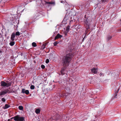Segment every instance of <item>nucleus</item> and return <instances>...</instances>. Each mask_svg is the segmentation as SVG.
Listing matches in <instances>:
<instances>
[{"instance_id":"1","label":"nucleus","mask_w":121,"mask_h":121,"mask_svg":"<svg viewBox=\"0 0 121 121\" xmlns=\"http://www.w3.org/2000/svg\"><path fill=\"white\" fill-rule=\"evenodd\" d=\"M92 18L91 17H88L87 18L84 19L83 20L84 22V26L85 29V32L84 34L85 36L83 39L86 38V35L87 34L89 30L90 29V22L91 21Z\"/></svg>"},{"instance_id":"2","label":"nucleus","mask_w":121,"mask_h":121,"mask_svg":"<svg viewBox=\"0 0 121 121\" xmlns=\"http://www.w3.org/2000/svg\"><path fill=\"white\" fill-rule=\"evenodd\" d=\"M74 56V53H70L67 54L64 56L62 60L63 65L66 66H68Z\"/></svg>"},{"instance_id":"3","label":"nucleus","mask_w":121,"mask_h":121,"mask_svg":"<svg viewBox=\"0 0 121 121\" xmlns=\"http://www.w3.org/2000/svg\"><path fill=\"white\" fill-rule=\"evenodd\" d=\"M53 113V115H52L51 118L48 119V121H55L60 118V116L57 114V112L54 113Z\"/></svg>"},{"instance_id":"4","label":"nucleus","mask_w":121,"mask_h":121,"mask_svg":"<svg viewBox=\"0 0 121 121\" xmlns=\"http://www.w3.org/2000/svg\"><path fill=\"white\" fill-rule=\"evenodd\" d=\"M19 115H17L11 118H13L15 121H25V120L23 117H20Z\"/></svg>"},{"instance_id":"5","label":"nucleus","mask_w":121,"mask_h":121,"mask_svg":"<svg viewBox=\"0 0 121 121\" xmlns=\"http://www.w3.org/2000/svg\"><path fill=\"white\" fill-rule=\"evenodd\" d=\"M11 83H6V82L4 81H2L1 82V86L4 87L6 86L8 87V86L11 85Z\"/></svg>"},{"instance_id":"6","label":"nucleus","mask_w":121,"mask_h":121,"mask_svg":"<svg viewBox=\"0 0 121 121\" xmlns=\"http://www.w3.org/2000/svg\"><path fill=\"white\" fill-rule=\"evenodd\" d=\"M11 92L8 89L4 90L0 92V96H2L3 95H4L7 93H10Z\"/></svg>"},{"instance_id":"7","label":"nucleus","mask_w":121,"mask_h":121,"mask_svg":"<svg viewBox=\"0 0 121 121\" xmlns=\"http://www.w3.org/2000/svg\"><path fill=\"white\" fill-rule=\"evenodd\" d=\"M15 37V34L14 33H13L12 34L11 38L10 39L12 41H13L14 40V38Z\"/></svg>"},{"instance_id":"8","label":"nucleus","mask_w":121,"mask_h":121,"mask_svg":"<svg viewBox=\"0 0 121 121\" xmlns=\"http://www.w3.org/2000/svg\"><path fill=\"white\" fill-rule=\"evenodd\" d=\"M91 71L94 74H96L97 72V70L95 68H93L91 69Z\"/></svg>"},{"instance_id":"9","label":"nucleus","mask_w":121,"mask_h":121,"mask_svg":"<svg viewBox=\"0 0 121 121\" xmlns=\"http://www.w3.org/2000/svg\"><path fill=\"white\" fill-rule=\"evenodd\" d=\"M38 16H37L35 15H34L32 19V21L31 22V23H33L35 20H37V17H38Z\"/></svg>"},{"instance_id":"10","label":"nucleus","mask_w":121,"mask_h":121,"mask_svg":"<svg viewBox=\"0 0 121 121\" xmlns=\"http://www.w3.org/2000/svg\"><path fill=\"white\" fill-rule=\"evenodd\" d=\"M65 67L62 68L60 71L61 75H63L65 74Z\"/></svg>"},{"instance_id":"11","label":"nucleus","mask_w":121,"mask_h":121,"mask_svg":"<svg viewBox=\"0 0 121 121\" xmlns=\"http://www.w3.org/2000/svg\"><path fill=\"white\" fill-rule=\"evenodd\" d=\"M63 37L62 35H60L59 33L57 34V35L55 37V40L57 39H58L60 38Z\"/></svg>"},{"instance_id":"12","label":"nucleus","mask_w":121,"mask_h":121,"mask_svg":"<svg viewBox=\"0 0 121 121\" xmlns=\"http://www.w3.org/2000/svg\"><path fill=\"white\" fill-rule=\"evenodd\" d=\"M73 26H74L76 30H78V29L81 28V26L80 25L78 24L77 25H74Z\"/></svg>"},{"instance_id":"13","label":"nucleus","mask_w":121,"mask_h":121,"mask_svg":"<svg viewBox=\"0 0 121 121\" xmlns=\"http://www.w3.org/2000/svg\"><path fill=\"white\" fill-rule=\"evenodd\" d=\"M45 3L46 4H53L54 5L55 4V3L52 1L51 2L45 1Z\"/></svg>"},{"instance_id":"14","label":"nucleus","mask_w":121,"mask_h":121,"mask_svg":"<svg viewBox=\"0 0 121 121\" xmlns=\"http://www.w3.org/2000/svg\"><path fill=\"white\" fill-rule=\"evenodd\" d=\"M40 112V110L39 108H37L35 110V112L36 114H39Z\"/></svg>"},{"instance_id":"15","label":"nucleus","mask_w":121,"mask_h":121,"mask_svg":"<svg viewBox=\"0 0 121 121\" xmlns=\"http://www.w3.org/2000/svg\"><path fill=\"white\" fill-rule=\"evenodd\" d=\"M15 44V42L12 41L10 42L9 43V45L11 46H12L14 45Z\"/></svg>"},{"instance_id":"16","label":"nucleus","mask_w":121,"mask_h":121,"mask_svg":"<svg viewBox=\"0 0 121 121\" xmlns=\"http://www.w3.org/2000/svg\"><path fill=\"white\" fill-rule=\"evenodd\" d=\"M10 107V106L8 104H5V106L3 108L4 109H6L9 107Z\"/></svg>"},{"instance_id":"17","label":"nucleus","mask_w":121,"mask_h":121,"mask_svg":"<svg viewBox=\"0 0 121 121\" xmlns=\"http://www.w3.org/2000/svg\"><path fill=\"white\" fill-rule=\"evenodd\" d=\"M119 89H118L117 90V91L116 92H115V93L116 94L114 96V98H117V94L118 93V92L119 90Z\"/></svg>"},{"instance_id":"18","label":"nucleus","mask_w":121,"mask_h":121,"mask_svg":"<svg viewBox=\"0 0 121 121\" xmlns=\"http://www.w3.org/2000/svg\"><path fill=\"white\" fill-rule=\"evenodd\" d=\"M18 108L20 110H22L23 109V108L22 106H18Z\"/></svg>"},{"instance_id":"19","label":"nucleus","mask_w":121,"mask_h":121,"mask_svg":"<svg viewBox=\"0 0 121 121\" xmlns=\"http://www.w3.org/2000/svg\"><path fill=\"white\" fill-rule=\"evenodd\" d=\"M32 46L33 47H35L37 46L36 43L34 42L32 44Z\"/></svg>"},{"instance_id":"20","label":"nucleus","mask_w":121,"mask_h":121,"mask_svg":"<svg viewBox=\"0 0 121 121\" xmlns=\"http://www.w3.org/2000/svg\"><path fill=\"white\" fill-rule=\"evenodd\" d=\"M24 93H25L26 94V95H28L29 93V91L28 90H26L25 91V92H24Z\"/></svg>"},{"instance_id":"21","label":"nucleus","mask_w":121,"mask_h":121,"mask_svg":"<svg viewBox=\"0 0 121 121\" xmlns=\"http://www.w3.org/2000/svg\"><path fill=\"white\" fill-rule=\"evenodd\" d=\"M35 88V86L33 85H31L30 86V88L31 89H34Z\"/></svg>"},{"instance_id":"22","label":"nucleus","mask_w":121,"mask_h":121,"mask_svg":"<svg viewBox=\"0 0 121 121\" xmlns=\"http://www.w3.org/2000/svg\"><path fill=\"white\" fill-rule=\"evenodd\" d=\"M15 35L17 36H19L20 35V33L18 31L16 32V33Z\"/></svg>"},{"instance_id":"23","label":"nucleus","mask_w":121,"mask_h":121,"mask_svg":"<svg viewBox=\"0 0 121 121\" xmlns=\"http://www.w3.org/2000/svg\"><path fill=\"white\" fill-rule=\"evenodd\" d=\"M99 75L100 76H104V74L101 72H100L99 73Z\"/></svg>"},{"instance_id":"24","label":"nucleus","mask_w":121,"mask_h":121,"mask_svg":"<svg viewBox=\"0 0 121 121\" xmlns=\"http://www.w3.org/2000/svg\"><path fill=\"white\" fill-rule=\"evenodd\" d=\"M26 90H25V89H22V92L23 93H25V91Z\"/></svg>"},{"instance_id":"25","label":"nucleus","mask_w":121,"mask_h":121,"mask_svg":"<svg viewBox=\"0 0 121 121\" xmlns=\"http://www.w3.org/2000/svg\"><path fill=\"white\" fill-rule=\"evenodd\" d=\"M41 68L42 69H44L45 67V66L44 65H42L41 66Z\"/></svg>"},{"instance_id":"26","label":"nucleus","mask_w":121,"mask_h":121,"mask_svg":"<svg viewBox=\"0 0 121 121\" xmlns=\"http://www.w3.org/2000/svg\"><path fill=\"white\" fill-rule=\"evenodd\" d=\"M107 0H99V1L100 2L101 1L102 2H107Z\"/></svg>"},{"instance_id":"27","label":"nucleus","mask_w":121,"mask_h":121,"mask_svg":"<svg viewBox=\"0 0 121 121\" xmlns=\"http://www.w3.org/2000/svg\"><path fill=\"white\" fill-rule=\"evenodd\" d=\"M58 43L57 42H55L53 43L54 46H56V45Z\"/></svg>"},{"instance_id":"28","label":"nucleus","mask_w":121,"mask_h":121,"mask_svg":"<svg viewBox=\"0 0 121 121\" xmlns=\"http://www.w3.org/2000/svg\"><path fill=\"white\" fill-rule=\"evenodd\" d=\"M112 38V36H108V37L107 38V39L108 40H109V39H110Z\"/></svg>"},{"instance_id":"29","label":"nucleus","mask_w":121,"mask_h":121,"mask_svg":"<svg viewBox=\"0 0 121 121\" xmlns=\"http://www.w3.org/2000/svg\"><path fill=\"white\" fill-rule=\"evenodd\" d=\"M46 63L47 64L49 62V60L48 59H47L46 61Z\"/></svg>"},{"instance_id":"30","label":"nucleus","mask_w":121,"mask_h":121,"mask_svg":"<svg viewBox=\"0 0 121 121\" xmlns=\"http://www.w3.org/2000/svg\"><path fill=\"white\" fill-rule=\"evenodd\" d=\"M68 32V31H66L64 32V34H65V35H67V34Z\"/></svg>"},{"instance_id":"31","label":"nucleus","mask_w":121,"mask_h":121,"mask_svg":"<svg viewBox=\"0 0 121 121\" xmlns=\"http://www.w3.org/2000/svg\"><path fill=\"white\" fill-rule=\"evenodd\" d=\"M1 100L3 102H5V99L4 98H2L1 99Z\"/></svg>"},{"instance_id":"32","label":"nucleus","mask_w":121,"mask_h":121,"mask_svg":"<svg viewBox=\"0 0 121 121\" xmlns=\"http://www.w3.org/2000/svg\"><path fill=\"white\" fill-rule=\"evenodd\" d=\"M42 47L43 49H44L45 48V45L43 44L42 45Z\"/></svg>"},{"instance_id":"33","label":"nucleus","mask_w":121,"mask_h":121,"mask_svg":"<svg viewBox=\"0 0 121 121\" xmlns=\"http://www.w3.org/2000/svg\"><path fill=\"white\" fill-rule=\"evenodd\" d=\"M8 0H2V1H3L4 3H5Z\"/></svg>"},{"instance_id":"34","label":"nucleus","mask_w":121,"mask_h":121,"mask_svg":"<svg viewBox=\"0 0 121 121\" xmlns=\"http://www.w3.org/2000/svg\"><path fill=\"white\" fill-rule=\"evenodd\" d=\"M61 97H64L65 96H66V95L65 94H63L61 95Z\"/></svg>"},{"instance_id":"35","label":"nucleus","mask_w":121,"mask_h":121,"mask_svg":"<svg viewBox=\"0 0 121 121\" xmlns=\"http://www.w3.org/2000/svg\"><path fill=\"white\" fill-rule=\"evenodd\" d=\"M69 29L68 28H67L66 29V31H68V32H69Z\"/></svg>"},{"instance_id":"36","label":"nucleus","mask_w":121,"mask_h":121,"mask_svg":"<svg viewBox=\"0 0 121 121\" xmlns=\"http://www.w3.org/2000/svg\"><path fill=\"white\" fill-rule=\"evenodd\" d=\"M64 2H65V1H61V3H64Z\"/></svg>"},{"instance_id":"37","label":"nucleus","mask_w":121,"mask_h":121,"mask_svg":"<svg viewBox=\"0 0 121 121\" xmlns=\"http://www.w3.org/2000/svg\"><path fill=\"white\" fill-rule=\"evenodd\" d=\"M84 18L86 19V18H87L86 17V15H85L84 16Z\"/></svg>"},{"instance_id":"38","label":"nucleus","mask_w":121,"mask_h":121,"mask_svg":"<svg viewBox=\"0 0 121 121\" xmlns=\"http://www.w3.org/2000/svg\"><path fill=\"white\" fill-rule=\"evenodd\" d=\"M2 53V51L1 50H0V53L1 54Z\"/></svg>"},{"instance_id":"39","label":"nucleus","mask_w":121,"mask_h":121,"mask_svg":"<svg viewBox=\"0 0 121 121\" xmlns=\"http://www.w3.org/2000/svg\"><path fill=\"white\" fill-rule=\"evenodd\" d=\"M72 22V20H71V21H70V22H69L70 24V23H71V22Z\"/></svg>"},{"instance_id":"40","label":"nucleus","mask_w":121,"mask_h":121,"mask_svg":"<svg viewBox=\"0 0 121 121\" xmlns=\"http://www.w3.org/2000/svg\"><path fill=\"white\" fill-rule=\"evenodd\" d=\"M17 14L16 13V14H13V15H15V14Z\"/></svg>"},{"instance_id":"41","label":"nucleus","mask_w":121,"mask_h":121,"mask_svg":"<svg viewBox=\"0 0 121 121\" xmlns=\"http://www.w3.org/2000/svg\"><path fill=\"white\" fill-rule=\"evenodd\" d=\"M120 21H121V19L120 20Z\"/></svg>"},{"instance_id":"42","label":"nucleus","mask_w":121,"mask_h":121,"mask_svg":"<svg viewBox=\"0 0 121 121\" xmlns=\"http://www.w3.org/2000/svg\"><path fill=\"white\" fill-rule=\"evenodd\" d=\"M120 31H121V29L120 30Z\"/></svg>"}]
</instances>
